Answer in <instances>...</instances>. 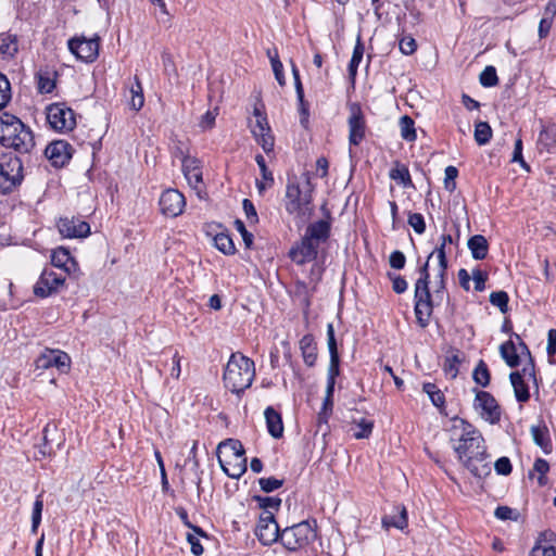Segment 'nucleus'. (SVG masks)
<instances>
[{"instance_id": "nucleus-45", "label": "nucleus", "mask_w": 556, "mask_h": 556, "mask_svg": "<svg viewBox=\"0 0 556 556\" xmlns=\"http://www.w3.org/2000/svg\"><path fill=\"white\" fill-rule=\"evenodd\" d=\"M292 74H293V78H294V86H295L296 97H298V100L300 103L301 113L307 115V108H306V102L304 100L303 86L301 83L299 70L296 68V66L294 64H292Z\"/></svg>"}, {"instance_id": "nucleus-32", "label": "nucleus", "mask_w": 556, "mask_h": 556, "mask_svg": "<svg viewBox=\"0 0 556 556\" xmlns=\"http://www.w3.org/2000/svg\"><path fill=\"white\" fill-rule=\"evenodd\" d=\"M500 353L502 358L509 367L515 368L519 365V354L517 353V348L511 340L501 344Z\"/></svg>"}, {"instance_id": "nucleus-16", "label": "nucleus", "mask_w": 556, "mask_h": 556, "mask_svg": "<svg viewBox=\"0 0 556 556\" xmlns=\"http://www.w3.org/2000/svg\"><path fill=\"white\" fill-rule=\"evenodd\" d=\"M319 245L304 236L289 251V257L298 265H304L316 260Z\"/></svg>"}, {"instance_id": "nucleus-15", "label": "nucleus", "mask_w": 556, "mask_h": 556, "mask_svg": "<svg viewBox=\"0 0 556 556\" xmlns=\"http://www.w3.org/2000/svg\"><path fill=\"white\" fill-rule=\"evenodd\" d=\"M349 125V142L351 146H358L366 134L365 116L361 106L356 103L350 105Z\"/></svg>"}, {"instance_id": "nucleus-9", "label": "nucleus", "mask_w": 556, "mask_h": 556, "mask_svg": "<svg viewBox=\"0 0 556 556\" xmlns=\"http://www.w3.org/2000/svg\"><path fill=\"white\" fill-rule=\"evenodd\" d=\"M47 119L59 131H70L76 125L74 111L65 103H52L47 106Z\"/></svg>"}, {"instance_id": "nucleus-6", "label": "nucleus", "mask_w": 556, "mask_h": 556, "mask_svg": "<svg viewBox=\"0 0 556 556\" xmlns=\"http://www.w3.org/2000/svg\"><path fill=\"white\" fill-rule=\"evenodd\" d=\"M242 443L227 439L218 444L217 458L223 471L232 479H239L247 471V457Z\"/></svg>"}, {"instance_id": "nucleus-21", "label": "nucleus", "mask_w": 556, "mask_h": 556, "mask_svg": "<svg viewBox=\"0 0 556 556\" xmlns=\"http://www.w3.org/2000/svg\"><path fill=\"white\" fill-rule=\"evenodd\" d=\"M181 169L189 186L197 189L202 182V170L199 160L190 155H182Z\"/></svg>"}, {"instance_id": "nucleus-56", "label": "nucleus", "mask_w": 556, "mask_h": 556, "mask_svg": "<svg viewBox=\"0 0 556 556\" xmlns=\"http://www.w3.org/2000/svg\"><path fill=\"white\" fill-rule=\"evenodd\" d=\"M444 187L447 191L453 192L456 189L455 179L458 176V170L455 166H447L444 170Z\"/></svg>"}, {"instance_id": "nucleus-39", "label": "nucleus", "mask_w": 556, "mask_h": 556, "mask_svg": "<svg viewBox=\"0 0 556 556\" xmlns=\"http://www.w3.org/2000/svg\"><path fill=\"white\" fill-rule=\"evenodd\" d=\"M255 123L251 125V131L254 135H262L263 132L270 130L265 113L261 108H254Z\"/></svg>"}, {"instance_id": "nucleus-54", "label": "nucleus", "mask_w": 556, "mask_h": 556, "mask_svg": "<svg viewBox=\"0 0 556 556\" xmlns=\"http://www.w3.org/2000/svg\"><path fill=\"white\" fill-rule=\"evenodd\" d=\"M258 484L262 491L269 493L281 488L283 485V480L275 477L261 478L258 480Z\"/></svg>"}, {"instance_id": "nucleus-22", "label": "nucleus", "mask_w": 556, "mask_h": 556, "mask_svg": "<svg viewBox=\"0 0 556 556\" xmlns=\"http://www.w3.org/2000/svg\"><path fill=\"white\" fill-rule=\"evenodd\" d=\"M463 466L466 467L470 473L479 479L485 478L491 473L490 463L488 462L486 448L484 453L479 455L470 456L463 463Z\"/></svg>"}, {"instance_id": "nucleus-59", "label": "nucleus", "mask_w": 556, "mask_h": 556, "mask_svg": "<svg viewBox=\"0 0 556 556\" xmlns=\"http://www.w3.org/2000/svg\"><path fill=\"white\" fill-rule=\"evenodd\" d=\"M255 162L260 167L263 180L268 181V185L273 186L274 176L273 173L268 169L264 156L262 154H257L255 156Z\"/></svg>"}, {"instance_id": "nucleus-23", "label": "nucleus", "mask_w": 556, "mask_h": 556, "mask_svg": "<svg viewBox=\"0 0 556 556\" xmlns=\"http://www.w3.org/2000/svg\"><path fill=\"white\" fill-rule=\"evenodd\" d=\"M330 236V224L326 220H317L307 226L304 237L320 245Z\"/></svg>"}, {"instance_id": "nucleus-20", "label": "nucleus", "mask_w": 556, "mask_h": 556, "mask_svg": "<svg viewBox=\"0 0 556 556\" xmlns=\"http://www.w3.org/2000/svg\"><path fill=\"white\" fill-rule=\"evenodd\" d=\"M530 556H556V533L552 530L540 532Z\"/></svg>"}, {"instance_id": "nucleus-63", "label": "nucleus", "mask_w": 556, "mask_h": 556, "mask_svg": "<svg viewBox=\"0 0 556 556\" xmlns=\"http://www.w3.org/2000/svg\"><path fill=\"white\" fill-rule=\"evenodd\" d=\"M472 279L475 282V290L476 291H483L485 289V281L488 279V274L485 271H482L480 269H476L472 271Z\"/></svg>"}, {"instance_id": "nucleus-55", "label": "nucleus", "mask_w": 556, "mask_h": 556, "mask_svg": "<svg viewBox=\"0 0 556 556\" xmlns=\"http://www.w3.org/2000/svg\"><path fill=\"white\" fill-rule=\"evenodd\" d=\"M399 48L403 54L410 55L417 50V42L412 36L406 35L399 40Z\"/></svg>"}, {"instance_id": "nucleus-57", "label": "nucleus", "mask_w": 556, "mask_h": 556, "mask_svg": "<svg viewBox=\"0 0 556 556\" xmlns=\"http://www.w3.org/2000/svg\"><path fill=\"white\" fill-rule=\"evenodd\" d=\"M408 224L418 235L424 233L426 230L425 218L420 213H409Z\"/></svg>"}, {"instance_id": "nucleus-26", "label": "nucleus", "mask_w": 556, "mask_h": 556, "mask_svg": "<svg viewBox=\"0 0 556 556\" xmlns=\"http://www.w3.org/2000/svg\"><path fill=\"white\" fill-rule=\"evenodd\" d=\"M264 416L268 433L275 439L281 438L283 434L281 415L274 407L268 406L264 412Z\"/></svg>"}, {"instance_id": "nucleus-47", "label": "nucleus", "mask_w": 556, "mask_h": 556, "mask_svg": "<svg viewBox=\"0 0 556 556\" xmlns=\"http://www.w3.org/2000/svg\"><path fill=\"white\" fill-rule=\"evenodd\" d=\"M11 84L8 77L0 73V110L7 106V104L11 101Z\"/></svg>"}, {"instance_id": "nucleus-35", "label": "nucleus", "mask_w": 556, "mask_h": 556, "mask_svg": "<svg viewBox=\"0 0 556 556\" xmlns=\"http://www.w3.org/2000/svg\"><path fill=\"white\" fill-rule=\"evenodd\" d=\"M130 100H129V106L135 110L139 111L144 104V97H143V89L142 85L138 78V76H135V83L130 87Z\"/></svg>"}, {"instance_id": "nucleus-43", "label": "nucleus", "mask_w": 556, "mask_h": 556, "mask_svg": "<svg viewBox=\"0 0 556 556\" xmlns=\"http://www.w3.org/2000/svg\"><path fill=\"white\" fill-rule=\"evenodd\" d=\"M531 433L536 445H539L545 453L551 451V440L546 434V430L540 427H532Z\"/></svg>"}, {"instance_id": "nucleus-53", "label": "nucleus", "mask_w": 556, "mask_h": 556, "mask_svg": "<svg viewBox=\"0 0 556 556\" xmlns=\"http://www.w3.org/2000/svg\"><path fill=\"white\" fill-rule=\"evenodd\" d=\"M519 348L521 350V354H527L529 356V363L520 371L521 375H522V378L535 379L534 364H533V361L531 358V354H530V351H529L528 346L526 345V343L520 341L519 342Z\"/></svg>"}, {"instance_id": "nucleus-33", "label": "nucleus", "mask_w": 556, "mask_h": 556, "mask_svg": "<svg viewBox=\"0 0 556 556\" xmlns=\"http://www.w3.org/2000/svg\"><path fill=\"white\" fill-rule=\"evenodd\" d=\"M374 429V421L367 418L353 420V437L357 440L367 439L370 437Z\"/></svg>"}, {"instance_id": "nucleus-19", "label": "nucleus", "mask_w": 556, "mask_h": 556, "mask_svg": "<svg viewBox=\"0 0 556 556\" xmlns=\"http://www.w3.org/2000/svg\"><path fill=\"white\" fill-rule=\"evenodd\" d=\"M45 155L53 166L62 167L71 159V146L63 140L53 141L45 149Z\"/></svg>"}, {"instance_id": "nucleus-40", "label": "nucleus", "mask_w": 556, "mask_h": 556, "mask_svg": "<svg viewBox=\"0 0 556 556\" xmlns=\"http://www.w3.org/2000/svg\"><path fill=\"white\" fill-rule=\"evenodd\" d=\"M37 88L40 93H50L55 88V80L49 72L37 73Z\"/></svg>"}, {"instance_id": "nucleus-46", "label": "nucleus", "mask_w": 556, "mask_h": 556, "mask_svg": "<svg viewBox=\"0 0 556 556\" xmlns=\"http://www.w3.org/2000/svg\"><path fill=\"white\" fill-rule=\"evenodd\" d=\"M460 364V357L458 353H452L445 357L443 364L444 372L451 378H455L458 374V366Z\"/></svg>"}, {"instance_id": "nucleus-38", "label": "nucleus", "mask_w": 556, "mask_h": 556, "mask_svg": "<svg viewBox=\"0 0 556 556\" xmlns=\"http://www.w3.org/2000/svg\"><path fill=\"white\" fill-rule=\"evenodd\" d=\"M390 178L401 184L403 187H413V181L408 168L405 165L397 164L390 170Z\"/></svg>"}, {"instance_id": "nucleus-49", "label": "nucleus", "mask_w": 556, "mask_h": 556, "mask_svg": "<svg viewBox=\"0 0 556 556\" xmlns=\"http://www.w3.org/2000/svg\"><path fill=\"white\" fill-rule=\"evenodd\" d=\"M508 294L505 291H495L490 294V302L492 305L500 308L505 314L508 311Z\"/></svg>"}, {"instance_id": "nucleus-4", "label": "nucleus", "mask_w": 556, "mask_h": 556, "mask_svg": "<svg viewBox=\"0 0 556 556\" xmlns=\"http://www.w3.org/2000/svg\"><path fill=\"white\" fill-rule=\"evenodd\" d=\"M0 142L16 152L27 154L35 148V139L29 127L14 115L4 113L0 116Z\"/></svg>"}, {"instance_id": "nucleus-51", "label": "nucleus", "mask_w": 556, "mask_h": 556, "mask_svg": "<svg viewBox=\"0 0 556 556\" xmlns=\"http://www.w3.org/2000/svg\"><path fill=\"white\" fill-rule=\"evenodd\" d=\"M43 509V501L41 495H38L36 497V501L34 503L33 507V515H31V532L36 533L37 529L41 522V514Z\"/></svg>"}, {"instance_id": "nucleus-1", "label": "nucleus", "mask_w": 556, "mask_h": 556, "mask_svg": "<svg viewBox=\"0 0 556 556\" xmlns=\"http://www.w3.org/2000/svg\"><path fill=\"white\" fill-rule=\"evenodd\" d=\"M451 235L441 237L440 247L428 256L426 263L419 268V278L415 283V316L418 325L426 328L429 325L433 307L448 301L446 291L447 258L445 245L452 243Z\"/></svg>"}, {"instance_id": "nucleus-48", "label": "nucleus", "mask_w": 556, "mask_h": 556, "mask_svg": "<svg viewBox=\"0 0 556 556\" xmlns=\"http://www.w3.org/2000/svg\"><path fill=\"white\" fill-rule=\"evenodd\" d=\"M254 501L258 504L261 508L266 510H278L281 505V500L277 496H254Z\"/></svg>"}, {"instance_id": "nucleus-7", "label": "nucleus", "mask_w": 556, "mask_h": 556, "mask_svg": "<svg viewBox=\"0 0 556 556\" xmlns=\"http://www.w3.org/2000/svg\"><path fill=\"white\" fill-rule=\"evenodd\" d=\"M316 521H301L281 530L280 542L290 552H298L307 547L317 536Z\"/></svg>"}, {"instance_id": "nucleus-3", "label": "nucleus", "mask_w": 556, "mask_h": 556, "mask_svg": "<svg viewBox=\"0 0 556 556\" xmlns=\"http://www.w3.org/2000/svg\"><path fill=\"white\" fill-rule=\"evenodd\" d=\"M450 442L462 464L470 456L484 453L486 448L481 433L464 419L454 420Z\"/></svg>"}, {"instance_id": "nucleus-60", "label": "nucleus", "mask_w": 556, "mask_h": 556, "mask_svg": "<svg viewBox=\"0 0 556 556\" xmlns=\"http://www.w3.org/2000/svg\"><path fill=\"white\" fill-rule=\"evenodd\" d=\"M511 162L519 163L523 168L529 170V165L526 163V161L523 160V156H522V140H521V138H517L515 141Z\"/></svg>"}, {"instance_id": "nucleus-14", "label": "nucleus", "mask_w": 556, "mask_h": 556, "mask_svg": "<svg viewBox=\"0 0 556 556\" xmlns=\"http://www.w3.org/2000/svg\"><path fill=\"white\" fill-rule=\"evenodd\" d=\"M161 212L168 217L179 216L186 206L185 195L177 189H166L159 201Z\"/></svg>"}, {"instance_id": "nucleus-28", "label": "nucleus", "mask_w": 556, "mask_h": 556, "mask_svg": "<svg viewBox=\"0 0 556 556\" xmlns=\"http://www.w3.org/2000/svg\"><path fill=\"white\" fill-rule=\"evenodd\" d=\"M467 247L471 252V256L481 261L484 260L489 252V243L484 236L475 235L468 239Z\"/></svg>"}, {"instance_id": "nucleus-2", "label": "nucleus", "mask_w": 556, "mask_h": 556, "mask_svg": "<svg viewBox=\"0 0 556 556\" xmlns=\"http://www.w3.org/2000/svg\"><path fill=\"white\" fill-rule=\"evenodd\" d=\"M314 186L308 173L303 175V181L289 179L286 187L285 208L301 223L307 220L314 213L313 205Z\"/></svg>"}, {"instance_id": "nucleus-11", "label": "nucleus", "mask_w": 556, "mask_h": 556, "mask_svg": "<svg viewBox=\"0 0 556 556\" xmlns=\"http://www.w3.org/2000/svg\"><path fill=\"white\" fill-rule=\"evenodd\" d=\"M65 282V275L52 268H45L34 286V293L39 298H47L59 291Z\"/></svg>"}, {"instance_id": "nucleus-5", "label": "nucleus", "mask_w": 556, "mask_h": 556, "mask_svg": "<svg viewBox=\"0 0 556 556\" xmlns=\"http://www.w3.org/2000/svg\"><path fill=\"white\" fill-rule=\"evenodd\" d=\"M224 383L232 393L240 394L255 378L254 362L243 354L232 353L224 371Z\"/></svg>"}, {"instance_id": "nucleus-13", "label": "nucleus", "mask_w": 556, "mask_h": 556, "mask_svg": "<svg viewBox=\"0 0 556 556\" xmlns=\"http://www.w3.org/2000/svg\"><path fill=\"white\" fill-rule=\"evenodd\" d=\"M71 358L61 350L45 349L36 359L38 369L56 368L61 372H66L70 368Z\"/></svg>"}, {"instance_id": "nucleus-58", "label": "nucleus", "mask_w": 556, "mask_h": 556, "mask_svg": "<svg viewBox=\"0 0 556 556\" xmlns=\"http://www.w3.org/2000/svg\"><path fill=\"white\" fill-rule=\"evenodd\" d=\"M494 516L500 520H517L519 514L508 506H498L494 511Z\"/></svg>"}, {"instance_id": "nucleus-37", "label": "nucleus", "mask_w": 556, "mask_h": 556, "mask_svg": "<svg viewBox=\"0 0 556 556\" xmlns=\"http://www.w3.org/2000/svg\"><path fill=\"white\" fill-rule=\"evenodd\" d=\"M214 245L226 255H232L236 252V247L231 237L225 232H219L214 237Z\"/></svg>"}, {"instance_id": "nucleus-27", "label": "nucleus", "mask_w": 556, "mask_h": 556, "mask_svg": "<svg viewBox=\"0 0 556 556\" xmlns=\"http://www.w3.org/2000/svg\"><path fill=\"white\" fill-rule=\"evenodd\" d=\"M51 263L54 267L62 269L66 274H70L72 269H75L76 267V262L64 248L53 250L51 254Z\"/></svg>"}, {"instance_id": "nucleus-30", "label": "nucleus", "mask_w": 556, "mask_h": 556, "mask_svg": "<svg viewBox=\"0 0 556 556\" xmlns=\"http://www.w3.org/2000/svg\"><path fill=\"white\" fill-rule=\"evenodd\" d=\"M516 400L520 403L527 402L530 397L528 384L519 370L509 375Z\"/></svg>"}, {"instance_id": "nucleus-24", "label": "nucleus", "mask_w": 556, "mask_h": 556, "mask_svg": "<svg viewBox=\"0 0 556 556\" xmlns=\"http://www.w3.org/2000/svg\"><path fill=\"white\" fill-rule=\"evenodd\" d=\"M408 525L407 510L403 505L394 507L393 514L386 515L382 518V527L389 529L391 527L399 530H404Z\"/></svg>"}, {"instance_id": "nucleus-42", "label": "nucleus", "mask_w": 556, "mask_h": 556, "mask_svg": "<svg viewBox=\"0 0 556 556\" xmlns=\"http://www.w3.org/2000/svg\"><path fill=\"white\" fill-rule=\"evenodd\" d=\"M492 138V128L486 122H479L475 127V140L479 146L486 144Z\"/></svg>"}, {"instance_id": "nucleus-12", "label": "nucleus", "mask_w": 556, "mask_h": 556, "mask_svg": "<svg viewBox=\"0 0 556 556\" xmlns=\"http://www.w3.org/2000/svg\"><path fill=\"white\" fill-rule=\"evenodd\" d=\"M70 51L86 63L93 62L99 55V37L87 39L75 37L68 40Z\"/></svg>"}, {"instance_id": "nucleus-44", "label": "nucleus", "mask_w": 556, "mask_h": 556, "mask_svg": "<svg viewBox=\"0 0 556 556\" xmlns=\"http://www.w3.org/2000/svg\"><path fill=\"white\" fill-rule=\"evenodd\" d=\"M472 378L477 384L481 387H486L490 383V372L486 364L483 361H480L476 366Z\"/></svg>"}, {"instance_id": "nucleus-36", "label": "nucleus", "mask_w": 556, "mask_h": 556, "mask_svg": "<svg viewBox=\"0 0 556 556\" xmlns=\"http://www.w3.org/2000/svg\"><path fill=\"white\" fill-rule=\"evenodd\" d=\"M364 51H365V47L361 40V36H358L356 45L353 50L351 61L349 63V75L352 79H354L357 74V68H358L359 63L363 60Z\"/></svg>"}, {"instance_id": "nucleus-64", "label": "nucleus", "mask_w": 556, "mask_h": 556, "mask_svg": "<svg viewBox=\"0 0 556 556\" xmlns=\"http://www.w3.org/2000/svg\"><path fill=\"white\" fill-rule=\"evenodd\" d=\"M495 471L498 475L507 476L511 472V464L508 457H501L494 464Z\"/></svg>"}, {"instance_id": "nucleus-8", "label": "nucleus", "mask_w": 556, "mask_h": 556, "mask_svg": "<svg viewBox=\"0 0 556 556\" xmlns=\"http://www.w3.org/2000/svg\"><path fill=\"white\" fill-rule=\"evenodd\" d=\"M23 180V162L12 152L0 154V193L12 192Z\"/></svg>"}, {"instance_id": "nucleus-52", "label": "nucleus", "mask_w": 556, "mask_h": 556, "mask_svg": "<svg viewBox=\"0 0 556 556\" xmlns=\"http://www.w3.org/2000/svg\"><path fill=\"white\" fill-rule=\"evenodd\" d=\"M255 140L262 147L265 153H270L274 150L275 139L271 135V129L263 132L262 135H254Z\"/></svg>"}, {"instance_id": "nucleus-18", "label": "nucleus", "mask_w": 556, "mask_h": 556, "mask_svg": "<svg viewBox=\"0 0 556 556\" xmlns=\"http://www.w3.org/2000/svg\"><path fill=\"white\" fill-rule=\"evenodd\" d=\"M58 228L65 238H85L90 233L89 224L75 217L60 218Z\"/></svg>"}, {"instance_id": "nucleus-25", "label": "nucleus", "mask_w": 556, "mask_h": 556, "mask_svg": "<svg viewBox=\"0 0 556 556\" xmlns=\"http://www.w3.org/2000/svg\"><path fill=\"white\" fill-rule=\"evenodd\" d=\"M536 148L540 153H552L556 149V128L543 127L539 134Z\"/></svg>"}, {"instance_id": "nucleus-31", "label": "nucleus", "mask_w": 556, "mask_h": 556, "mask_svg": "<svg viewBox=\"0 0 556 556\" xmlns=\"http://www.w3.org/2000/svg\"><path fill=\"white\" fill-rule=\"evenodd\" d=\"M18 52L17 36L13 34H3L0 43V54L3 59H13Z\"/></svg>"}, {"instance_id": "nucleus-62", "label": "nucleus", "mask_w": 556, "mask_h": 556, "mask_svg": "<svg viewBox=\"0 0 556 556\" xmlns=\"http://www.w3.org/2000/svg\"><path fill=\"white\" fill-rule=\"evenodd\" d=\"M533 469L540 473V477H539V483L540 485H544L545 484V475L547 473V471L549 470V465L548 463L543 459V458H538L535 459L534 462V465H533Z\"/></svg>"}, {"instance_id": "nucleus-41", "label": "nucleus", "mask_w": 556, "mask_h": 556, "mask_svg": "<svg viewBox=\"0 0 556 556\" xmlns=\"http://www.w3.org/2000/svg\"><path fill=\"white\" fill-rule=\"evenodd\" d=\"M422 390H424V392H426L429 395V397L434 406H437L438 408H442L444 406V403H445L444 394L440 389H438V387L434 383H431V382L424 383Z\"/></svg>"}, {"instance_id": "nucleus-29", "label": "nucleus", "mask_w": 556, "mask_h": 556, "mask_svg": "<svg viewBox=\"0 0 556 556\" xmlns=\"http://www.w3.org/2000/svg\"><path fill=\"white\" fill-rule=\"evenodd\" d=\"M300 350L302 352L304 363L312 367L315 365L317 359V348L312 334H305L300 340Z\"/></svg>"}, {"instance_id": "nucleus-17", "label": "nucleus", "mask_w": 556, "mask_h": 556, "mask_svg": "<svg viewBox=\"0 0 556 556\" xmlns=\"http://www.w3.org/2000/svg\"><path fill=\"white\" fill-rule=\"evenodd\" d=\"M475 408L480 409L483 419L495 424L500 421L501 410L496 400L485 391H478L475 400Z\"/></svg>"}, {"instance_id": "nucleus-34", "label": "nucleus", "mask_w": 556, "mask_h": 556, "mask_svg": "<svg viewBox=\"0 0 556 556\" xmlns=\"http://www.w3.org/2000/svg\"><path fill=\"white\" fill-rule=\"evenodd\" d=\"M401 137L407 141L413 142L416 140V128L414 119L408 115H403L399 122Z\"/></svg>"}, {"instance_id": "nucleus-50", "label": "nucleus", "mask_w": 556, "mask_h": 556, "mask_svg": "<svg viewBox=\"0 0 556 556\" xmlns=\"http://www.w3.org/2000/svg\"><path fill=\"white\" fill-rule=\"evenodd\" d=\"M480 84L483 87H493L498 83V77L496 74V70L493 66H486L480 74L479 77Z\"/></svg>"}, {"instance_id": "nucleus-61", "label": "nucleus", "mask_w": 556, "mask_h": 556, "mask_svg": "<svg viewBox=\"0 0 556 556\" xmlns=\"http://www.w3.org/2000/svg\"><path fill=\"white\" fill-rule=\"evenodd\" d=\"M327 343L330 357L339 356L337 341L334 337V329L332 324H328L327 326Z\"/></svg>"}, {"instance_id": "nucleus-10", "label": "nucleus", "mask_w": 556, "mask_h": 556, "mask_svg": "<svg viewBox=\"0 0 556 556\" xmlns=\"http://www.w3.org/2000/svg\"><path fill=\"white\" fill-rule=\"evenodd\" d=\"M281 530L275 520L274 513L270 510L263 511L260 515L255 529V535L263 545H271L280 541Z\"/></svg>"}]
</instances>
